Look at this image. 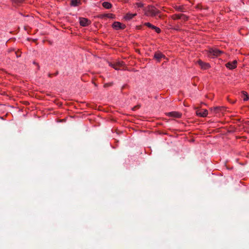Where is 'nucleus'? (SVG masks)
<instances>
[{"label":"nucleus","instance_id":"1","mask_svg":"<svg viewBox=\"0 0 249 249\" xmlns=\"http://www.w3.org/2000/svg\"><path fill=\"white\" fill-rule=\"evenodd\" d=\"M143 10L144 15L147 17H155L158 16L159 18H161L160 11L152 5L147 6Z\"/></svg>","mask_w":249,"mask_h":249},{"label":"nucleus","instance_id":"2","mask_svg":"<svg viewBox=\"0 0 249 249\" xmlns=\"http://www.w3.org/2000/svg\"><path fill=\"white\" fill-rule=\"evenodd\" d=\"M223 53V51H221L216 48H210L207 51V55L208 57L211 58L218 57Z\"/></svg>","mask_w":249,"mask_h":249},{"label":"nucleus","instance_id":"3","mask_svg":"<svg viewBox=\"0 0 249 249\" xmlns=\"http://www.w3.org/2000/svg\"><path fill=\"white\" fill-rule=\"evenodd\" d=\"M196 113L197 116L201 117H206L208 114V111L206 109H197Z\"/></svg>","mask_w":249,"mask_h":249},{"label":"nucleus","instance_id":"4","mask_svg":"<svg viewBox=\"0 0 249 249\" xmlns=\"http://www.w3.org/2000/svg\"><path fill=\"white\" fill-rule=\"evenodd\" d=\"M113 28L115 30L124 29L125 28L126 26L125 24H122L118 21H115L112 25Z\"/></svg>","mask_w":249,"mask_h":249},{"label":"nucleus","instance_id":"5","mask_svg":"<svg viewBox=\"0 0 249 249\" xmlns=\"http://www.w3.org/2000/svg\"><path fill=\"white\" fill-rule=\"evenodd\" d=\"M79 23L81 26L85 27L89 25L91 22L88 18H79Z\"/></svg>","mask_w":249,"mask_h":249},{"label":"nucleus","instance_id":"6","mask_svg":"<svg viewBox=\"0 0 249 249\" xmlns=\"http://www.w3.org/2000/svg\"><path fill=\"white\" fill-rule=\"evenodd\" d=\"M124 65L123 62L118 61L114 63H109V66L116 70H120V68Z\"/></svg>","mask_w":249,"mask_h":249},{"label":"nucleus","instance_id":"7","mask_svg":"<svg viewBox=\"0 0 249 249\" xmlns=\"http://www.w3.org/2000/svg\"><path fill=\"white\" fill-rule=\"evenodd\" d=\"M197 63L200 66L201 68L203 70L208 69L210 67V65L208 63L203 62L201 60H198Z\"/></svg>","mask_w":249,"mask_h":249},{"label":"nucleus","instance_id":"8","mask_svg":"<svg viewBox=\"0 0 249 249\" xmlns=\"http://www.w3.org/2000/svg\"><path fill=\"white\" fill-rule=\"evenodd\" d=\"M237 62L236 60H233L232 62H229L226 64V67L230 70H233L236 68Z\"/></svg>","mask_w":249,"mask_h":249},{"label":"nucleus","instance_id":"9","mask_svg":"<svg viewBox=\"0 0 249 249\" xmlns=\"http://www.w3.org/2000/svg\"><path fill=\"white\" fill-rule=\"evenodd\" d=\"M224 110H225V107H215L211 108V111L215 114Z\"/></svg>","mask_w":249,"mask_h":249},{"label":"nucleus","instance_id":"10","mask_svg":"<svg viewBox=\"0 0 249 249\" xmlns=\"http://www.w3.org/2000/svg\"><path fill=\"white\" fill-rule=\"evenodd\" d=\"M165 57V55L160 52H156L154 56V58L159 62L160 61L162 58H164Z\"/></svg>","mask_w":249,"mask_h":249},{"label":"nucleus","instance_id":"11","mask_svg":"<svg viewBox=\"0 0 249 249\" xmlns=\"http://www.w3.org/2000/svg\"><path fill=\"white\" fill-rule=\"evenodd\" d=\"M173 8L175 9L176 11L178 12H184L186 10L185 6L184 5H176L173 6Z\"/></svg>","mask_w":249,"mask_h":249},{"label":"nucleus","instance_id":"12","mask_svg":"<svg viewBox=\"0 0 249 249\" xmlns=\"http://www.w3.org/2000/svg\"><path fill=\"white\" fill-rule=\"evenodd\" d=\"M137 15L136 13L131 14V13H127L125 15L124 18L126 20H129L135 17Z\"/></svg>","mask_w":249,"mask_h":249},{"label":"nucleus","instance_id":"13","mask_svg":"<svg viewBox=\"0 0 249 249\" xmlns=\"http://www.w3.org/2000/svg\"><path fill=\"white\" fill-rule=\"evenodd\" d=\"M169 114L170 116L177 118H180L182 115L181 113L176 111L171 112L169 113Z\"/></svg>","mask_w":249,"mask_h":249},{"label":"nucleus","instance_id":"14","mask_svg":"<svg viewBox=\"0 0 249 249\" xmlns=\"http://www.w3.org/2000/svg\"><path fill=\"white\" fill-rule=\"evenodd\" d=\"M100 17L102 18H106V17L109 18H115V15L111 13L104 14L101 15L100 16Z\"/></svg>","mask_w":249,"mask_h":249},{"label":"nucleus","instance_id":"15","mask_svg":"<svg viewBox=\"0 0 249 249\" xmlns=\"http://www.w3.org/2000/svg\"><path fill=\"white\" fill-rule=\"evenodd\" d=\"M25 0H12L13 4L14 6L20 5Z\"/></svg>","mask_w":249,"mask_h":249},{"label":"nucleus","instance_id":"16","mask_svg":"<svg viewBox=\"0 0 249 249\" xmlns=\"http://www.w3.org/2000/svg\"><path fill=\"white\" fill-rule=\"evenodd\" d=\"M102 6L107 9H110L112 5L111 3L107 1H105L102 3Z\"/></svg>","mask_w":249,"mask_h":249},{"label":"nucleus","instance_id":"17","mask_svg":"<svg viewBox=\"0 0 249 249\" xmlns=\"http://www.w3.org/2000/svg\"><path fill=\"white\" fill-rule=\"evenodd\" d=\"M81 0H71V5L72 6H77L81 4Z\"/></svg>","mask_w":249,"mask_h":249},{"label":"nucleus","instance_id":"18","mask_svg":"<svg viewBox=\"0 0 249 249\" xmlns=\"http://www.w3.org/2000/svg\"><path fill=\"white\" fill-rule=\"evenodd\" d=\"M181 14H176L171 16L170 18L172 19L176 20L181 18Z\"/></svg>","mask_w":249,"mask_h":249},{"label":"nucleus","instance_id":"19","mask_svg":"<svg viewBox=\"0 0 249 249\" xmlns=\"http://www.w3.org/2000/svg\"><path fill=\"white\" fill-rule=\"evenodd\" d=\"M180 16H181L180 19H182L184 21H186L189 19V17L183 14H181Z\"/></svg>","mask_w":249,"mask_h":249},{"label":"nucleus","instance_id":"20","mask_svg":"<svg viewBox=\"0 0 249 249\" xmlns=\"http://www.w3.org/2000/svg\"><path fill=\"white\" fill-rule=\"evenodd\" d=\"M242 93H243V94L244 95L243 100L245 101H247L249 99V96H248V95L247 94V92H246V91H242Z\"/></svg>","mask_w":249,"mask_h":249},{"label":"nucleus","instance_id":"21","mask_svg":"<svg viewBox=\"0 0 249 249\" xmlns=\"http://www.w3.org/2000/svg\"><path fill=\"white\" fill-rule=\"evenodd\" d=\"M135 5L138 8H142L143 6V4L142 2H137Z\"/></svg>","mask_w":249,"mask_h":249},{"label":"nucleus","instance_id":"22","mask_svg":"<svg viewBox=\"0 0 249 249\" xmlns=\"http://www.w3.org/2000/svg\"><path fill=\"white\" fill-rule=\"evenodd\" d=\"M113 84V82L107 83H106L104 84V87L105 88H107V87L112 86Z\"/></svg>","mask_w":249,"mask_h":249},{"label":"nucleus","instance_id":"23","mask_svg":"<svg viewBox=\"0 0 249 249\" xmlns=\"http://www.w3.org/2000/svg\"><path fill=\"white\" fill-rule=\"evenodd\" d=\"M144 25L146 26L148 28H151L153 25L151 24L150 22H145L144 23Z\"/></svg>","mask_w":249,"mask_h":249},{"label":"nucleus","instance_id":"24","mask_svg":"<svg viewBox=\"0 0 249 249\" xmlns=\"http://www.w3.org/2000/svg\"><path fill=\"white\" fill-rule=\"evenodd\" d=\"M155 31L156 33H157L158 34H159L161 32V30L160 28L157 27L156 29H155Z\"/></svg>","mask_w":249,"mask_h":249},{"label":"nucleus","instance_id":"25","mask_svg":"<svg viewBox=\"0 0 249 249\" xmlns=\"http://www.w3.org/2000/svg\"><path fill=\"white\" fill-rule=\"evenodd\" d=\"M14 53L16 55L17 57H19L20 56V53H18V52L14 51Z\"/></svg>","mask_w":249,"mask_h":249},{"label":"nucleus","instance_id":"26","mask_svg":"<svg viewBox=\"0 0 249 249\" xmlns=\"http://www.w3.org/2000/svg\"><path fill=\"white\" fill-rule=\"evenodd\" d=\"M139 106H135V107H134L133 108V110H135V109H136V108H139Z\"/></svg>","mask_w":249,"mask_h":249},{"label":"nucleus","instance_id":"27","mask_svg":"<svg viewBox=\"0 0 249 249\" xmlns=\"http://www.w3.org/2000/svg\"><path fill=\"white\" fill-rule=\"evenodd\" d=\"M156 27H157L156 26L153 25L152 27H151V29L155 30V29H156Z\"/></svg>","mask_w":249,"mask_h":249},{"label":"nucleus","instance_id":"28","mask_svg":"<svg viewBox=\"0 0 249 249\" xmlns=\"http://www.w3.org/2000/svg\"><path fill=\"white\" fill-rule=\"evenodd\" d=\"M53 75V74H51V73H49L48 74V77H52V75Z\"/></svg>","mask_w":249,"mask_h":249},{"label":"nucleus","instance_id":"29","mask_svg":"<svg viewBox=\"0 0 249 249\" xmlns=\"http://www.w3.org/2000/svg\"><path fill=\"white\" fill-rule=\"evenodd\" d=\"M58 73V71H56L55 73L53 74L54 75H57Z\"/></svg>","mask_w":249,"mask_h":249},{"label":"nucleus","instance_id":"30","mask_svg":"<svg viewBox=\"0 0 249 249\" xmlns=\"http://www.w3.org/2000/svg\"><path fill=\"white\" fill-rule=\"evenodd\" d=\"M12 51H14V50H12ZM11 51H12V50H9V52H11Z\"/></svg>","mask_w":249,"mask_h":249}]
</instances>
